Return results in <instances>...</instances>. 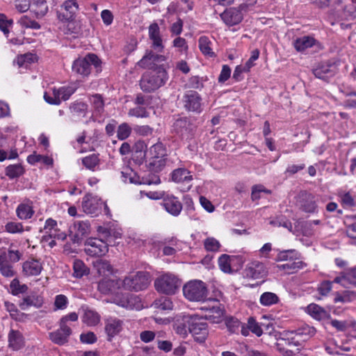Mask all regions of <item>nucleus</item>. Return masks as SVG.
Instances as JSON below:
<instances>
[{"label": "nucleus", "mask_w": 356, "mask_h": 356, "mask_svg": "<svg viewBox=\"0 0 356 356\" xmlns=\"http://www.w3.org/2000/svg\"><path fill=\"white\" fill-rule=\"evenodd\" d=\"M168 80V74L163 65L149 68L140 80V89L147 93L153 92L163 86Z\"/></svg>", "instance_id": "nucleus-1"}, {"label": "nucleus", "mask_w": 356, "mask_h": 356, "mask_svg": "<svg viewBox=\"0 0 356 356\" xmlns=\"http://www.w3.org/2000/svg\"><path fill=\"white\" fill-rule=\"evenodd\" d=\"M102 61L95 54H88L84 58H79L75 60L72 65L73 72L83 76H87L91 72V66L93 65L96 72L101 70Z\"/></svg>", "instance_id": "nucleus-2"}, {"label": "nucleus", "mask_w": 356, "mask_h": 356, "mask_svg": "<svg viewBox=\"0 0 356 356\" xmlns=\"http://www.w3.org/2000/svg\"><path fill=\"white\" fill-rule=\"evenodd\" d=\"M203 316L193 315L186 316V321L188 323L189 332L197 342H204L208 337V324Z\"/></svg>", "instance_id": "nucleus-3"}, {"label": "nucleus", "mask_w": 356, "mask_h": 356, "mask_svg": "<svg viewBox=\"0 0 356 356\" xmlns=\"http://www.w3.org/2000/svg\"><path fill=\"white\" fill-rule=\"evenodd\" d=\"M181 281L175 275L166 273L154 281L156 290L165 295H174L181 286Z\"/></svg>", "instance_id": "nucleus-4"}, {"label": "nucleus", "mask_w": 356, "mask_h": 356, "mask_svg": "<svg viewBox=\"0 0 356 356\" xmlns=\"http://www.w3.org/2000/svg\"><path fill=\"white\" fill-rule=\"evenodd\" d=\"M183 293L190 301H204L207 299L208 290L205 283L200 280H193L187 282L183 287Z\"/></svg>", "instance_id": "nucleus-5"}, {"label": "nucleus", "mask_w": 356, "mask_h": 356, "mask_svg": "<svg viewBox=\"0 0 356 356\" xmlns=\"http://www.w3.org/2000/svg\"><path fill=\"white\" fill-rule=\"evenodd\" d=\"M172 132L181 138L191 139L195 135L197 125L195 120L187 117H180L172 125Z\"/></svg>", "instance_id": "nucleus-6"}, {"label": "nucleus", "mask_w": 356, "mask_h": 356, "mask_svg": "<svg viewBox=\"0 0 356 356\" xmlns=\"http://www.w3.org/2000/svg\"><path fill=\"white\" fill-rule=\"evenodd\" d=\"M149 283V274L138 271L135 275L127 276L123 280L122 285L126 290L139 291L147 289Z\"/></svg>", "instance_id": "nucleus-7"}, {"label": "nucleus", "mask_w": 356, "mask_h": 356, "mask_svg": "<svg viewBox=\"0 0 356 356\" xmlns=\"http://www.w3.org/2000/svg\"><path fill=\"white\" fill-rule=\"evenodd\" d=\"M149 154L150 156L149 166L152 170H161L165 165L163 157L166 155V150L163 143L159 142L152 145L149 148Z\"/></svg>", "instance_id": "nucleus-8"}, {"label": "nucleus", "mask_w": 356, "mask_h": 356, "mask_svg": "<svg viewBox=\"0 0 356 356\" xmlns=\"http://www.w3.org/2000/svg\"><path fill=\"white\" fill-rule=\"evenodd\" d=\"M296 207L305 213L317 212V203L314 194L306 191H301L296 197Z\"/></svg>", "instance_id": "nucleus-9"}, {"label": "nucleus", "mask_w": 356, "mask_h": 356, "mask_svg": "<svg viewBox=\"0 0 356 356\" xmlns=\"http://www.w3.org/2000/svg\"><path fill=\"white\" fill-rule=\"evenodd\" d=\"M248 5L241 4L238 8H229L220 14L222 20L228 26L238 24L243 19V11L245 12Z\"/></svg>", "instance_id": "nucleus-10"}, {"label": "nucleus", "mask_w": 356, "mask_h": 356, "mask_svg": "<svg viewBox=\"0 0 356 356\" xmlns=\"http://www.w3.org/2000/svg\"><path fill=\"white\" fill-rule=\"evenodd\" d=\"M268 273L265 264L257 260L248 263L243 270L245 277L254 280L266 277Z\"/></svg>", "instance_id": "nucleus-11"}, {"label": "nucleus", "mask_w": 356, "mask_h": 356, "mask_svg": "<svg viewBox=\"0 0 356 356\" xmlns=\"http://www.w3.org/2000/svg\"><path fill=\"white\" fill-rule=\"evenodd\" d=\"M85 252L91 257H100L104 255L108 250V245L104 241L92 238L86 241Z\"/></svg>", "instance_id": "nucleus-12"}, {"label": "nucleus", "mask_w": 356, "mask_h": 356, "mask_svg": "<svg viewBox=\"0 0 356 356\" xmlns=\"http://www.w3.org/2000/svg\"><path fill=\"white\" fill-rule=\"evenodd\" d=\"M79 9L76 0H67L60 6L57 11L58 18L63 22L72 21Z\"/></svg>", "instance_id": "nucleus-13"}, {"label": "nucleus", "mask_w": 356, "mask_h": 356, "mask_svg": "<svg viewBox=\"0 0 356 356\" xmlns=\"http://www.w3.org/2000/svg\"><path fill=\"white\" fill-rule=\"evenodd\" d=\"M104 204L101 198L87 194L83 198L82 209L86 213L97 215L101 212Z\"/></svg>", "instance_id": "nucleus-14"}, {"label": "nucleus", "mask_w": 356, "mask_h": 356, "mask_svg": "<svg viewBox=\"0 0 356 356\" xmlns=\"http://www.w3.org/2000/svg\"><path fill=\"white\" fill-rule=\"evenodd\" d=\"M202 98L194 90L187 91L183 97L184 107L188 111L200 113L202 111Z\"/></svg>", "instance_id": "nucleus-15"}, {"label": "nucleus", "mask_w": 356, "mask_h": 356, "mask_svg": "<svg viewBox=\"0 0 356 356\" xmlns=\"http://www.w3.org/2000/svg\"><path fill=\"white\" fill-rule=\"evenodd\" d=\"M312 71L316 78L327 81L337 72V66L334 63L331 61L320 63L314 67Z\"/></svg>", "instance_id": "nucleus-16"}, {"label": "nucleus", "mask_w": 356, "mask_h": 356, "mask_svg": "<svg viewBox=\"0 0 356 356\" xmlns=\"http://www.w3.org/2000/svg\"><path fill=\"white\" fill-rule=\"evenodd\" d=\"M301 346L299 339H297L295 335L291 337L280 338L277 343L279 350L285 356H291L294 353V348H296V350H298V347Z\"/></svg>", "instance_id": "nucleus-17"}, {"label": "nucleus", "mask_w": 356, "mask_h": 356, "mask_svg": "<svg viewBox=\"0 0 356 356\" xmlns=\"http://www.w3.org/2000/svg\"><path fill=\"white\" fill-rule=\"evenodd\" d=\"M342 1L338 4H335L332 9V15L333 17L340 20H348L353 18V15L356 12V7L350 3L348 6H346L344 8L341 5Z\"/></svg>", "instance_id": "nucleus-18"}, {"label": "nucleus", "mask_w": 356, "mask_h": 356, "mask_svg": "<svg viewBox=\"0 0 356 356\" xmlns=\"http://www.w3.org/2000/svg\"><path fill=\"white\" fill-rule=\"evenodd\" d=\"M149 38L152 40V47L157 52L162 53L164 49L160 28L157 23L151 24L148 28Z\"/></svg>", "instance_id": "nucleus-19"}, {"label": "nucleus", "mask_w": 356, "mask_h": 356, "mask_svg": "<svg viewBox=\"0 0 356 356\" xmlns=\"http://www.w3.org/2000/svg\"><path fill=\"white\" fill-rule=\"evenodd\" d=\"M74 232L72 238L73 243H79L84 236L88 235L90 232V225L88 221H75L72 229L70 232Z\"/></svg>", "instance_id": "nucleus-20"}, {"label": "nucleus", "mask_w": 356, "mask_h": 356, "mask_svg": "<svg viewBox=\"0 0 356 356\" xmlns=\"http://www.w3.org/2000/svg\"><path fill=\"white\" fill-rule=\"evenodd\" d=\"M72 334V330L67 325H63L60 322V328L55 332L49 333L51 340L58 345H63L68 341Z\"/></svg>", "instance_id": "nucleus-21"}, {"label": "nucleus", "mask_w": 356, "mask_h": 356, "mask_svg": "<svg viewBox=\"0 0 356 356\" xmlns=\"http://www.w3.org/2000/svg\"><path fill=\"white\" fill-rule=\"evenodd\" d=\"M166 59L165 56L156 54L152 51H147L143 57L138 62V65L143 67H155L157 65L156 63L165 61Z\"/></svg>", "instance_id": "nucleus-22"}, {"label": "nucleus", "mask_w": 356, "mask_h": 356, "mask_svg": "<svg viewBox=\"0 0 356 356\" xmlns=\"http://www.w3.org/2000/svg\"><path fill=\"white\" fill-rule=\"evenodd\" d=\"M165 211L174 216H177L182 210V204L177 197L168 195L162 203Z\"/></svg>", "instance_id": "nucleus-23"}, {"label": "nucleus", "mask_w": 356, "mask_h": 356, "mask_svg": "<svg viewBox=\"0 0 356 356\" xmlns=\"http://www.w3.org/2000/svg\"><path fill=\"white\" fill-rule=\"evenodd\" d=\"M93 266L95 269L97 270V273L100 276L104 277H107L114 273L113 266L111 264L110 261L106 259H97L96 261H93Z\"/></svg>", "instance_id": "nucleus-24"}, {"label": "nucleus", "mask_w": 356, "mask_h": 356, "mask_svg": "<svg viewBox=\"0 0 356 356\" xmlns=\"http://www.w3.org/2000/svg\"><path fill=\"white\" fill-rule=\"evenodd\" d=\"M122 329V321L116 319H108L106 322L105 331L108 335V340L111 341L112 338L119 334Z\"/></svg>", "instance_id": "nucleus-25"}, {"label": "nucleus", "mask_w": 356, "mask_h": 356, "mask_svg": "<svg viewBox=\"0 0 356 356\" xmlns=\"http://www.w3.org/2000/svg\"><path fill=\"white\" fill-rule=\"evenodd\" d=\"M42 264L36 259H31L23 264V273L26 276H36L40 274Z\"/></svg>", "instance_id": "nucleus-26"}, {"label": "nucleus", "mask_w": 356, "mask_h": 356, "mask_svg": "<svg viewBox=\"0 0 356 356\" xmlns=\"http://www.w3.org/2000/svg\"><path fill=\"white\" fill-rule=\"evenodd\" d=\"M171 180L175 183L189 184L193 180V176L187 169L177 168L171 172Z\"/></svg>", "instance_id": "nucleus-27"}, {"label": "nucleus", "mask_w": 356, "mask_h": 356, "mask_svg": "<svg viewBox=\"0 0 356 356\" xmlns=\"http://www.w3.org/2000/svg\"><path fill=\"white\" fill-rule=\"evenodd\" d=\"M213 302L216 304L209 308L202 307V309H207L209 312L208 314H206L204 318L205 320H211L214 323H218L220 318L222 317L224 314V309L221 308L220 304L213 300Z\"/></svg>", "instance_id": "nucleus-28"}, {"label": "nucleus", "mask_w": 356, "mask_h": 356, "mask_svg": "<svg viewBox=\"0 0 356 356\" xmlns=\"http://www.w3.org/2000/svg\"><path fill=\"white\" fill-rule=\"evenodd\" d=\"M316 329L309 325H304L295 332V336L299 339L300 343L302 345V342L307 341L316 334Z\"/></svg>", "instance_id": "nucleus-29"}, {"label": "nucleus", "mask_w": 356, "mask_h": 356, "mask_svg": "<svg viewBox=\"0 0 356 356\" xmlns=\"http://www.w3.org/2000/svg\"><path fill=\"white\" fill-rule=\"evenodd\" d=\"M316 40L313 37L307 35L296 39L293 45L298 51H303L314 46Z\"/></svg>", "instance_id": "nucleus-30"}, {"label": "nucleus", "mask_w": 356, "mask_h": 356, "mask_svg": "<svg viewBox=\"0 0 356 356\" xmlns=\"http://www.w3.org/2000/svg\"><path fill=\"white\" fill-rule=\"evenodd\" d=\"M117 284L115 280L104 277L98 282L97 289L103 294H108L115 290Z\"/></svg>", "instance_id": "nucleus-31"}, {"label": "nucleus", "mask_w": 356, "mask_h": 356, "mask_svg": "<svg viewBox=\"0 0 356 356\" xmlns=\"http://www.w3.org/2000/svg\"><path fill=\"white\" fill-rule=\"evenodd\" d=\"M32 11L37 18L43 17L48 12V6L46 0H33L32 3Z\"/></svg>", "instance_id": "nucleus-32"}, {"label": "nucleus", "mask_w": 356, "mask_h": 356, "mask_svg": "<svg viewBox=\"0 0 356 356\" xmlns=\"http://www.w3.org/2000/svg\"><path fill=\"white\" fill-rule=\"evenodd\" d=\"M307 312L316 320H322L329 316L327 312L316 304H310L307 307Z\"/></svg>", "instance_id": "nucleus-33"}, {"label": "nucleus", "mask_w": 356, "mask_h": 356, "mask_svg": "<svg viewBox=\"0 0 356 356\" xmlns=\"http://www.w3.org/2000/svg\"><path fill=\"white\" fill-rule=\"evenodd\" d=\"M89 100L96 115H102L104 111V101L102 96L99 94H95L89 97Z\"/></svg>", "instance_id": "nucleus-34"}, {"label": "nucleus", "mask_w": 356, "mask_h": 356, "mask_svg": "<svg viewBox=\"0 0 356 356\" xmlns=\"http://www.w3.org/2000/svg\"><path fill=\"white\" fill-rule=\"evenodd\" d=\"M9 346L14 350L19 349L23 345L22 337L19 332L11 330L8 334Z\"/></svg>", "instance_id": "nucleus-35"}, {"label": "nucleus", "mask_w": 356, "mask_h": 356, "mask_svg": "<svg viewBox=\"0 0 356 356\" xmlns=\"http://www.w3.org/2000/svg\"><path fill=\"white\" fill-rule=\"evenodd\" d=\"M5 172L6 176L13 179L22 176L24 173V169L19 163L9 165L6 168Z\"/></svg>", "instance_id": "nucleus-36"}, {"label": "nucleus", "mask_w": 356, "mask_h": 356, "mask_svg": "<svg viewBox=\"0 0 356 356\" xmlns=\"http://www.w3.org/2000/svg\"><path fill=\"white\" fill-rule=\"evenodd\" d=\"M16 213L19 219L27 220L30 219L33 216L34 211L29 204H20L16 209Z\"/></svg>", "instance_id": "nucleus-37"}, {"label": "nucleus", "mask_w": 356, "mask_h": 356, "mask_svg": "<svg viewBox=\"0 0 356 356\" xmlns=\"http://www.w3.org/2000/svg\"><path fill=\"white\" fill-rule=\"evenodd\" d=\"M75 91L76 88L74 86L61 87L58 89H54L53 95L57 96L60 101L61 99L65 101L67 100Z\"/></svg>", "instance_id": "nucleus-38"}, {"label": "nucleus", "mask_w": 356, "mask_h": 356, "mask_svg": "<svg viewBox=\"0 0 356 356\" xmlns=\"http://www.w3.org/2000/svg\"><path fill=\"white\" fill-rule=\"evenodd\" d=\"M73 275L75 277L81 278L83 275L89 274L90 270L86 264L79 259H76L73 264Z\"/></svg>", "instance_id": "nucleus-39"}, {"label": "nucleus", "mask_w": 356, "mask_h": 356, "mask_svg": "<svg viewBox=\"0 0 356 356\" xmlns=\"http://www.w3.org/2000/svg\"><path fill=\"white\" fill-rule=\"evenodd\" d=\"M304 265L305 264L301 261H290L286 264L278 265L277 268L280 270H285L288 274H292L302 268Z\"/></svg>", "instance_id": "nucleus-40"}, {"label": "nucleus", "mask_w": 356, "mask_h": 356, "mask_svg": "<svg viewBox=\"0 0 356 356\" xmlns=\"http://www.w3.org/2000/svg\"><path fill=\"white\" fill-rule=\"evenodd\" d=\"M199 48L202 53L205 56L213 57L214 52L211 48V41L206 36H201L198 40Z\"/></svg>", "instance_id": "nucleus-41"}, {"label": "nucleus", "mask_w": 356, "mask_h": 356, "mask_svg": "<svg viewBox=\"0 0 356 356\" xmlns=\"http://www.w3.org/2000/svg\"><path fill=\"white\" fill-rule=\"evenodd\" d=\"M260 303L264 306H270L279 302L278 296L272 292L262 293L259 299Z\"/></svg>", "instance_id": "nucleus-42"}, {"label": "nucleus", "mask_w": 356, "mask_h": 356, "mask_svg": "<svg viewBox=\"0 0 356 356\" xmlns=\"http://www.w3.org/2000/svg\"><path fill=\"white\" fill-rule=\"evenodd\" d=\"M192 315H184L182 317V319L181 321H177V323L175 324L174 327L176 331V332L182 337H186L188 334V332H189V326L188 323L186 321V316H191Z\"/></svg>", "instance_id": "nucleus-43"}, {"label": "nucleus", "mask_w": 356, "mask_h": 356, "mask_svg": "<svg viewBox=\"0 0 356 356\" xmlns=\"http://www.w3.org/2000/svg\"><path fill=\"white\" fill-rule=\"evenodd\" d=\"M42 305V301L38 297L26 296L23 298L22 302L19 304V307L22 310L26 309L29 307L34 306L40 307Z\"/></svg>", "instance_id": "nucleus-44"}, {"label": "nucleus", "mask_w": 356, "mask_h": 356, "mask_svg": "<svg viewBox=\"0 0 356 356\" xmlns=\"http://www.w3.org/2000/svg\"><path fill=\"white\" fill-rule=\"evenodd\" d=\"M99 321V314L92 310H86L83 316V322L89 326L97 325Z\"/></svg>", "instance_id": "nucleus-45"}, {"label": "nucleus", "mask_w": 356, "mask_h": 356, "mask_svg": "<svg viewBox=\"0 0 356 356\" xmlns=\"http://www.w3.org/2000/svg\"><path fill=\"white\" fill-rule=\"evenodd\" d=\"M70 110L74 115L85 116L88 110V105L82 102H75L70 105Z\"/></svg>", "instance_id": "nucleus-46"}, {"label": "nucleus", "mask_w": 356, "mask_h": 356, "mask_svg": "<svg viewBox=\"0 0 356 356\" xmlns=\"http://www.w3.org/2000/svg\"><path fill=\"white\" fill-rule=\"evenodd\" d=\"M83 165L88 169L95 170L96 166L99 163L98 156L92 154L82 159Z\"/></svg>", "instance_id": "nucleus-47"}, {"label": "nucleus", "mask_w": 356, "mask_h": 356, "mask_svg": "<svg viewBox=\"0 0 356 356\" xmlns=\"http://www.w3.org/2000/svg\"><path fill=\"white\" fill-rule=\"evenodd\" d=\"M226 326L230 333L237 334L240 330L241 323L234 317H228L226 318Z\"/></svg>", "instance_id": "nucleus-48"}, {"label": "nucleus", "mask_w": 356, "mask_h": 356, "mask_svg": "<svg viewBox=\"0 0 356 356\" xmlns=\"http://www.w3.org/2000/svg\"><path fill=\"white\" fill-rule=\"evenodd\" d=\"M218 265L220 269L224 273H231L232 268L230 264V256L228 254H222L218 258Z\"/></svg>", "instance_id": "nucleus-49"}, {"label": "nucleus", "mask_w": 356, "mask_h": 356, "mask_svg": "<svg viewBox=\"0 0 356 356\" xmlns=\"http://www.w3.org/2000/svg\"><path fill=\"white\" fill-rule=\"evenodd\" d=\"M131 133V127L126 122L119 125L117 130V136L118 139L123 140L127 139Z\"/></svg>", "instance_id": "nucleus-50"}, {"label": "nucleus", "mask_w": 356, "mask_h": 356, "mask_svg": "<svg viewBox=\"0 0 356 356\" xmlns=\"http://www.w3.org/2000/svg\"><path fill=\"white\" fill-rule=\"evenodd\" d=\"M155 308L161 310H170L173 307L172 301L168 298H161L154 302Z\"/></svg>", "instance_id": "nucleus-51"}, {"label": "nucleus", "mask_w": 356, "mask_h": 356, "mask_svg": "<svg viewBox=\"0 0 356 356\" xmlns=\"http://www.w3.org/2000/svg\"><path fill=\"white\" fill-rule=\"evenodd\" d=\"M6 310L10 313L11 318L15 321H20L23 313H20L17 309L16 306L10 302H5L4 303Z\"/></svg>", "instance_id": "nucleus-52"}, {"label": "nucleus", "mask_w": 356, "mask_h": 356, "mask_svg": "<svg viewBox=\"0 0 356 356\" xmlns=\"http://www.w3.org/2000/svg\"><path fill=\"white\" fill-rule=\"evenodd\" d=\"M309 2L320 8H323L327 6L332 8L335 4L339 5L341 0H309Z\"/></svg>", "instance_id": "nucleus-53"}, {"label": "nucleus", "mask_w": 356, "mask_h": 356, "mask_svg": "<svg viewBox=\"0 0 356 356\" xmlns=\"http://www.w3.org/2000/svg\"><path fill=\"white\" fill-rule=\"evenodd\" d=\"M132 149L136 154H138V157L143 159L146 156L147 145L144 141L138 140L135 143Z\"/></svg>", "instance_id": "nucleus-54"}, {"label": "nucleus", "mask_w": 356, "mask_h": 356, "mask_svg": "<svg viewBox=\"0 0 356 356\" xmlns=\"http://www.w3.org/2000/svg\"><path fill=\"white\" fill-rule=\"evenodd\" d=\"M5 229L6 232L15 234L21 233L24 231L23 225L20 222H9L5 225Z\"/></svg>", "instance_id": "nucleus-55"}, {"label": "nucleus", "mask_w": 356, "mask_h": 356, "mask_svg": "<svg viewBox=\"0 0 356 356\" xmlns=\"http://www.w3.org/2000/svg\"><path fill=\"white\" fill-rule=\"evenodd\" d=\"M204 245L207 251H217L220 248L219 242L214 238L209 237L205 239Z\"/></svg>", "instance_id": "nucleus-56"}, {"label": "nucleus", "mask_w": 356, "mask_h": 356, "mask_svg": "<svg viewBox=\"0 0 356 356\" xmlns=\"http://www.w3.org/2000/svg\"><path fill=\"white\" fill-rule=\"evenodd\" d=\"M10 289L13 295H17L26 292L28 287L25 284L21 285L19 281L15 279L10 283Z\"/></svg>", "instance_id": "nucleus-57"}, {"label": "nucleus", "mask_w": 356, "mask_h": 356, "mask_svg": "<svg viewBox=\"0 0 356 356\" xmlns=\"http://www.w3.org/2000/svg\"><path fill=\"white\" fill-rule=\"evenodd\" d=\"M248 325L250 331L255 334L257 337H260L262 333V329L252 317L248 318Z\"/></svg>", "instance_id": "nucleus-58"}, {"label": "nucleus", "mask_w": 356, "mask_h": 356, "mask_svg": "<svg viewBox=\"0 0 356 356\" xmlns=\"http://www.w3.org/2000/svg\"><path fill=\"white\" fill-rule=\"evenodd\" d=\"M129 116H134L137 118H145L147 116V111L145 108L138 106L131 108L128 113Z\"/></svg>", "instance_id": "nucleus-59"}, {"label": "nucleus", "mask_w": 356, "mask_h": 356, "mask_svg": "<svg viewBox=\"0 0 356 356\" xmlns=\"http://www.w3.org/2000/svg\"><path fill=\"white\" fill-rule=\"evenodd\" d=\"M332 283L330 281H324L321 283V284L318 287V291L319 293L323 296H327L332 289Z\"/></svg>", "instance_id": "nucleus-60"}, {"label": "nucleus", "mask_w": 356, "mask_h": 356, "mask_svg": "<svg viewBox=\"0 0 356 356\" xmlns=\"http://www.w3.org/2000/svg\"><path fill=\"white\" fill-rule=\"evenodd\" d=\"M80 340L83 343H94L97 341V337L92 332L83 333L80 335Z\"/></svg>", "instance_id": "nucleus-61"}, {"label": "nucleus", "mask_w": 356, "mask_h": 356, "mask_svg": "<svg viewBox=\"0 0 356 356\" xmlns=\"http://www.w3.org/2000/svg\"><path fill=\"white\" fill-rule=\"evenodd\" d=\"M231 75V68L227 65H224L222 66L221 72L218 76V81L219 83H224L225 82Z\"/></svg>", "instance_id": "nucleus-62"}, {"label": "nucleus", "mask_w": 356, "mask_h": 356, "mask_svg": "<svg viewBox=\"0 0 356 356\" xmlns=\"http://www.w3.org/2000/svg\"><path fill=\"white\" fill-rule=\"evenodd\" d=\"M11 24L12 21L8 20L7 17L4 14L0 13V29L4 33V34H8L9 33L8 27Z\"/></svg>", "instance_id": "nucleus-63"}, {"label": "nucleus", "mask_w": 356, "mask_h": 356, "mask_svg": "<svg viewBox=\"0 0 356 356\" xmlns=\"http://www.w3.org/2000/svg\"><path fill=\"white\" fill-rule=\"evenodd\" d=\"M250 70H246V66H242V65H238L236 67L234 71V73H233V76L232 78L236 81H240L241 80H242L243 77H242V74L243 72H248Z\"/></svg>", "instance_id": "nucleus-64"}]
</instances>
